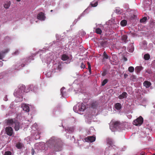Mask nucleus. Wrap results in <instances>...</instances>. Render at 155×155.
<instances>
[{
	"instance_id": "obj_2",
	"label": "nucleus",
	"mask_w": 155,
	"mask_h": 155,
	"mask_svg": "<svg viewBox=\"0 0 155 155\" xmlns=\"http://www.w3.org/2000/svg\"><path fill=\"white\" fill-rule=\"evenodd\" d=\"M120 124L117 121L112 122L110 123V128L112 131H115V129H117L120 127Z\"/></svg>"
},
{
	"instance_id": "obj_30",
	"label": "nucleus",
	"mask_w": 155,
	"mask_h": 155,
	"mask_svg": "<svg viewBox=\"0 0 155 155\" xmlns=\"http://www.w3.org/2000/svg\"><path fill=\"white\" fill-rule=\"evenodd\" d=\"M107 142L110 144H111L112 143L111 140L109 138H108L107 139Z\"/></svg>"
},
{
	"instance_id": "obj_23",
	"label": "nucleus",
	"mask_w": 155,
	"mask_h": 155,
	"mask_svg": "<svg viewBox=\"0 0 155 155\" xmlns=\"http://www.w3.org/2000/svg\"><path fill=\"white\" fill-rule=\"evenodd\" d=\"M144 58L145 60H148L150 58V55L148 54H146L144 56Z\"/></svg>"
},
{
	"instance_id": "obj_27",
	"label": "nucleus",
	"mask_w": 155,
	"mask_h": 155,
	"mask_svg": "<svg viewBox=\"0 0 155 155\" xmlns=\"http://www.w3.org/2000/svg\"><path fill=\"white\" fill-rule=\"evenodd\" d=\"M147 18L146 17H144L142 19H141L140 20V21L141 23H144L146 21Z\"/></svg>"
},
{
	"instance_id": "obj_6",
	"label": "nucleus",
	"mask_w": 155,
	"mask_h": 155,
	"mask_svg": "<svg viewBox=\"0 0 155 155\" xmlns=\"http://www.w3.org/2000/svg\"><path fill=\"white\" fill-rule=\"evenodd\" d=\"M95 137L93 136H88L85 139V140L87 142H92L95 140Z\"/></svg>"
},
{
	"instance_id": "obj_3",
	"label": "nucleus",
	"mask_w": 155,
	"mask_h": 155,
	"mask_svg": "<svg viewBox=\"0 0 155 155\" xmlns=\"http://www.w3.org/2000/svg\"><path fill=\"white\" fill-rule=\"evenodd\" d=\"M143 122V119L141 116L139 117L133 122V124L136 126H140Z\"/></svg>"
},
{
	"instance_id": "obj_37",
	"label": "nucleus",
	"mask_w": 155,
	"mask_h": 155,
	"mask_svg": "<svg viewBox=\"0 0 155 155\" xmlns=\"http://www.w3.org/2000/svg\"><path fill=\"white\" fill-rule=\"evenodd\" d=\"M81 67L82 68H85V66L83 63H82L81 65Z\"/></svg>"
},
{
	"instance_id": "obj_32",
	"label": "nucleus",
	"mask_w": 155,
	"mask_h": 155,
	"mask_svg": "<svg viewBox=\"0 0 155 155\" xmlns=\"http://www.w3.org/2000/svg\"><path fill=\"white\" fill-rule=\"evenodd\" d=\"M4 155H12L11 153L9 151L5 152Z\"/></svg>"
},
{
	"instance_id": "obj_5",
	"label": "nucleus",
	"mask_w": 155,
	"mask_h": 155,
	"mask_svg": "<svg viewBox=\"0 0 155 155\" xmlns=\"http://www.w3.org/2000/svg\"><path fill=\"white\" fill-rule=\"evenodd\" d=\"M16 120L15 119H8L6 120V122L8 125L12 126Z\"/></svg>"
},
{
	"instance_id": "obj_13",
	"label": "nucleus",
	"mask_w": 155,
	"mask_h": 155,
	"mask_svg": "<svg viewBox=\"0 0 155 155\" xmlns=\"http://www.w3.org/2000/svg\"><path fill=\"white\" fill-rule=\"evenodd\" d=\"M141 48L145 49L147 47V43L146 41H143L140 44Z\"/></svg>"
},
{
	"instance_id": "obj_12",
	"label": "nucleus",
	"mask_w": 155,
	"mask_h": 155,
	"mask_svg": "<svg viewBox=\"0 0 155 155\" xmlns=\"http://www.w3.org/2000/svg\"><path fill=\"white\" fill-rule=\"evenodd\" d=\"M15 124L14 128L16 131H18V130L20 128V124L19 122L17 120H16L15 122Z\"/></svg>"
},
{
	"instance_id": "obj_4",
	"label": "nucleus",
	"mask_w": 155,
	"mask_h": 155,
	"mask_svg": "<svg viewBox=\"0 0 155 155\" xmlns=\"http://www.w3.org/2000/svg\"><path fill=\"white\" fill-rule=\"evenodd\" d=\"M5 132L8 135L11 136L13 133V130L12 128L10 127H8L5 128Z\"/></svg>"
},
{
	"instance_id": "obj_7",
	"label": "nucleus",
	"mask_w": 155,
	"mask_h": 155,
	"mask_svg": "<svg viewBox=\"0 0 155 155\" xmlns=\"http://www.w3.org/2000/svg\"><path fill=\"white\" fill-rule=\"evenodd\" d=\"M9 51V49L8 48H6L0 52V59H2L3 58L5 54L8 52Z\"/></svg>"
},
{
	"instance_id": "obj_44",
	"label": "nucleus",
	"mask_w": 155,
	"mask_h": 155,
	"mask_svg": "<svg viewBox=\"0 0 155 155\" xmlns=\"http://www.w3.org/2000/svg\"><path fill=\"white\" fill-rule=\"evenodd\" d=\"M20 0H16V1H17V2H18L20 1Z\"/></svg>"
},
{
	"instance_id": "obj_16",
	"label": "nucleus",
	"mask_w": 155,
	"mask_h": 155,
	"mask_svg": "<svg viewBox=\"0 0 155 155\" xmlns=\"http://www.w3.org/2000/svg\"><path fill=\"white\" fill-rule=\"evenodd\" d=\"M11 4L10 2V1L7 2H6L4 5V8L6 9L8 8Z\"/></svg>"
},
{
	"instance_id": "obj_29",
	"label": "nucleus",
	"mask_w": 155,
	"mask_h": 155,
	"mask_svg": "<svg viewBox=\"0 0 155 155\" xmlns=\"http://www.w3.org/2000/svg\"><path fill=\"white\" fill-rule=\"evenodd\" d=\"M91 5L92 7H96L97 5V2H94V3H91Z\"/></svg>"
},
{
	"instance_id": "obj_22",
	"label": "nucleus",
	"mask_w": 155,
	"mask_h": 155,
	"mask_svg": "<svg viewBox=\"0 0 155 155\" xmlns=\"http://www.w3.org/2000/svg\"><path fill=\"white\" fill-rule=\"evenodd\" d=\"M73 110L75 112H78V113H79L78 110V106L77 105L75 106L74 107Z\"/></svg>"
},
{
	"instance_id": "obj_11",
	"label": "nucleus",
	"mask_w": 155,
	"mask_h": 155,
	"mask_svg": "<svg viewBox=\"0 0 155 155\" xmlns=\"http://www.w3.org/2000/svg\"><path fill=\"white\" fill-rule=\"evenodd\" d=\"M127 94L126 92H124L118 96V98L120 99L125 98L127 97Z\"/></svg>"
},
{
	"instance_id": "obj_14",
	"label": "nucleus",
	"mask_w": 155,
	"mask_h": 155,
	"mask_svg": "<svg viewBox=\"0 0 155 155\" xmlns=\"http://www.w3.org/2000/svg\"><path fill=\"white\" fill-rule=\"evenodd\" d=\"M151 84L150 82L147 81H145L143 83V86L146 88L149 87Z\"/></svg>"
},
{
	"instance_id": "obj_18",
	"label": "nucleus",
	"mask_w": 155,
	"mask_h": 155,
	"mask_svg": "<svg viewBox=\"0 0 155 155\" xmlns=\"http://www.w3.org/2000/svg\"><path fill=\"white\" fill-rule=\"evenodd\" d=\"M103 57V59H108L110 58L108 56V55L105 52V51H104V52Z\"/></svg>"
},
{
	"instance_id": "obj_38",
	"label": "nucleus",
	"mask_w": 155,
	"mask_h": 155,
	"mask_svg": "<svg viewBox=\"0 0 155 155\" xmlns=\"http://www.w3.org/2000/svg\"><path fill=\"white\" fill-rule=\"evenodd\" d=\"M4 100L5 101H7L8 100L7 95L5 96V97L4 98Z\"/></svg>"
},
{
	"instance_id": "obj_17",
	"label": "nucleus",
	"mask_w": 155,
	"mask_h": 155,
	"mask_svg": "<svg viewBox=\"0 0 155 155\" xmlns=\"http://www.w3.org/2000/svg\"><path fill=\"white\" fill-rule=\"evenodd\" d=\"M68 58V56L65 54L63 55L61 57V59L63 61L67 60Z\"/></svg>"
},
{
	"instance_id": "obj_46",
	"label": "nucleus",
	"mask_w": 155,
	"mask_h": 155,
	"mask_svg": "<svg viewBox=\"0 0 155 155\" xmlns=\"http://www.w3.org/2000/svg\"><path fill=\"white\" fill-rule=\"evenodd\" d=\"M52 11H53V10H51V12H52Z\"/></svg>"
},
{
	"instance_id": "obj_43",
	"label": "nucleus",
	"mask_w": 155,
	"mask_h": 155,
	"mask_svg": "<svg viewBox=\"0 0 155 155\" xmlns=\"http://www.w3.org/2000/svg\"><path fill=\"white\" fill-rule=\"evenodd\" d=\"M5 107L4 105H2L1 106V108L2 109H4V108H5Z\"/></svg>"
},
{
	"instance_id": "obj_1",
	"label": "nucleus",
	"mask_w": 155,
	"mask_h": 155,
	"mask_svg": "<svg viewBox=\"0 0 155 155\" xmlns=\"http://www.w3.org/2000/svg\"><path fill=\"white\" fill-rule=\"evenodd\" d=\"M25 87L23 85L19 86L16 88L14 92V94L16 97L15 101L16 102H20L22 101V93L24 92Z\"/></svg>"
},
{
	"instance_id": "obj_39",
	"label": "nucleus",
	"mask_w": 155,
	"mask_h": 155,
	"mask_svg": "<svg viewBox=\"0 0 155 155\" xmlns=\"http://www.w3.org/2000/svg\"><path fill=\"white\" fill-rule=\"evenodd\" d=\"M3 63L2 61H0V67H2L3 66Z\"/></svg>"
},
{
	"instance_id": "obj_41",
	"label": "nucleus",
	"mask_w": 155,
	"mask_h": 155,
	"mask_svg": "<svg viewBox=\"0 0 155 155\" xmlns=\"http://www.w3.org/2000/svg\"><path fill=\"white\" fill-rule=\"evenodd\" d=\"M31 151H32V152H31V154H32V155H33L34 154V150L32 149L31 150Z\"/></svg>"
},
{
	"instance_id": "obj_24",
	"label": "nucleus",
	"mask_w": 155,
	"mask_h": 155,
	"mask_svg": "<svg viewBox=\"0 0 155 155\" xmlns=\"http://www.w3.org/2000/svg\"><path fill=\"white\" fill-rule=\"evenodd\" d=\"M96 32L97 34H101L102 32V31L100 28H98L96 29Z\"/></svg>"
},
{
	"instance_id": "obj_20",
	"label": "nucleus",
	"mask_w": 155,
	"mask_h": 155,
	"mask_svg": "<svg viewBox=\"0 0 155 155\" xmlns=\"http://www.w3.org/2000/svg\"><path fill=\"white\" fill-rule=\"evenodd\" d=\"M142 69V67L140 66H137L136 67L135 70V71L137 72H139Z\"/></svg>"
},
{
	"instance_id": "obj_15",
	"label": "nucleus",
	"mask_w": 155,
	"mask_h": 155,
	"mask_svg": "<svg viewBox=\"0 0 155 155\" xmlns=\"http://www.w3.org/2000/svg\"><path fill=\"white\" fill-rule=\"evenodd\" d=\"M121 107V105L119 103H117L115 105V107L117 110H120Z\"/></svg>"
},
{
	"instance_id": "obj_26",
	"label": "nucleus",
	"mask_w": 155,
	"mask_h": 155,
	"mask_svg": "<svg viewBox=\"0 0 155 155\" xmlns=\"http://www.w3.org/2000/svg\"><path fill=\"white\" fill-rule=\"evenodd\" d=\"M127 38V36L126 35H123L122 37V40L124 42H125Z\"/></svg>"
},
{
	"instance_id": "obj_35",
	"label": "nucleus",
	"mask_w": 155,
	"mask_h": 155,
	"mask_svg": "<svg viewBox=\"0 0 155 155\" xmlns=\"http://www.w3.org/2000/svg\"><path fill=\"white\" fill-rule=\"evenodd\" d=\"M87 64L88 65V68L90 71H91V66L90 64V63L88 62H87Z\"/></svg>"
},
{
	"instance_id": "obj_36",
	"label": "nucleus",
	"mask_w": 155,
	"mask_h": 155,
	"mask_svg": "<svg viewBox=\"0 0 155 155\" xmlns=\"http://www.w3.org/2000/svg\"><path fill=\"white\" fill-rule=\"evenodd\" d=\"M119 25V24L118 23H115V24H114V28H117L118 27V25Z\"/></svg>"
},
{
	"instance_id": "obj_33",
	"label": "nucleus",
	"mask_w": 155,
	"mask_h": 155,
	"mask_svg": "<svg viewBox=\"0 0 155 155\" xmlns=\"http://www.w3.org/2000/svg\"><path fill=\"white\" fill-rule=\"evenodd\" d=\"M107 79L104 80L102 83V85H104L107 82Z\"/></svg>"
},
{
	"instance_id": "obj_45",
	"label": "nucleus",
	"mask_w": 155,
	"mask_h": 155,
	"mask_svg": "<svg viewBox=\"0 0 155 155\" xmlns=\"http://www.w3.org/2000/svg\"><path fill=\"white\" fill-rule=\"evenodd\" d=\"M125 61H127V59H126V58H125Z\"/></svg>"
},
{
	"instance_id": "obj_34",
	"label": "nucleus",
	"mask_w": 155,
	"mask_h": 155,
	"mask_svg": "<svg viewBox=\"0 0 155 155\" xmlns=\"http://www.w3.org/2000/svg\"><path fill=\"white\" fill-rule=\"evenodd\" d=\"M66 130L68 131H69L70 132H72L74 131V129L73 128H70L68 129H67Z\"/></svg>"
},
{
	"instance_id": "obj_40",
	"label": "nucleus",
	"mask_w": 155,
	"mask_h": 155,
	"mask_svg": "<svg viewBox=\"0 0 155 155\" xmlns=\"http://www.w3.org/2000/svg\"><path fill=\"white\" fill-rule=\"evenodd\" d=\"M18 53V50L14 52V54L15 55L17 54Z\"/></svg>"
},
{
	"instance_id": "obj_47",
	"label": "nucleus",
	"mask_w": 155,
	"mask_h": 155,
	"mask_svg": "<svg viewBox=\"0 0 155 155\" xmlns=\"http://www.w3.org/2000/svg\"><path fill=\"white\" fill-rule=\"evenodd\" d=\"M58 68H60V67H59V66H58Z\"/></svg>"
},
{
	"instance_id": "obj_31",
	"label": "nucleus",
	"mask_w": 155,
	"mask_h": 155,
	"mask_svg": "<svg viewBox=\"0 0 155 155\" xmlns=\"http://www.w3.org/2000/svg\"><path fill=\"white\" fill-rule=\"evenodd\" d=\"M116 12L118 14L121 13V11L119 8H117L116 9Z\"/></svg>"
},
{
	"instance_id": "obj_28",
	"label": "nucleus",
	"mask_w": 155,
	"mask_h": 155,
	"mask_svg": "<svg viewBox=\"0 0 155 155\" xmlns=\"http://www.w3.org/2000/svg\"><path fill=\"white\" fill-rule=\"evenodd\" d=\"M16 147L18 149H20L22 147V144L20 143H18L16 144Z\"/></svg>"
},
{
	"instance_id": "obj_48",
	"label": "nucleus",
	"mask_w": 155,
	"mask_h": 155,
	"mask_svg": "<svg viewBox=\"0 0 155 155\" xmlns=\"http://www.w3.org/2000/svg\"><path fill=\"white\" fill-rule=\"evenodd\" d=\"M153 155H155V154H153Z\"/></svg>"
},
{
	"instance_id": "obj_10",
	"label": "nucleus",
	"mask_w": 155,
	"mask_h": 155,
	"mask_svg": "<svg viewBox=\"0 0 155 155\" xmlns=\"http://www.w3.org/2000/svg\"><path fill=\"white\" fill-rule=\"evenodd\" d=\"M79 112L84 111L86 108L85 105L83 104H80L78 106Z\"/></svg>"
},
{
	"instance_id": "obj_42",
	"label": "nucleus",
	"mask_w": 155,
	"mask_h": 155,
	"mask_svg": "<svg viewBox=\"0 0 155 155\" xmlns=\"http://www.w3.org/2000/svg\"><path fill=\"white\" fill-rule=\"evenodd\" d=\"M30 90H31V91L32 90H34V89H32V87H33V86H32V85H30Z\"/></svg>"
},
{
	"instance_id": "obj_25",
	"label": "nucleus",
	"mask_w": 155,
	"mask_h": 155,
	"mask_svg": "<svg viewBox=\"0 0 155 155\" xmlns=\"http://www.w3.org/2000/svg\"><path fill=\"white\" fill-rule=\"evenodd\" d=\"M128 71L130 72H133L134 71V68L133 67H130L128 68Z\"/></svg>"
},
{
	"instance_id": "obj_21",
	"label": "nucleus",
	"mask_w": 155,
	"mask_h": 155,
	"mask_svg": "<svg viewBox=\"0 0 155 155\" xmlns=\"http://www.w3.org/2000/svg\"><path fill=\"white\" fill-rule=\"evenodd\" d=\"M65 88L64 87H63L61 89V94L62 95V96L64 97L65 96V92L64 91V90L65 89Z\"/></svg>"
},
{
	"instance_id": "obj_19",
	"label": "nucleus",
	"mask_w": 155,
	"mask_h": 155,
	"mask_svg": "<svg viewBox=\"0 0 155 155\" xmlns=\"http://www.w3.org/2000/svg\"><path fill=\"white\" fill-rule=\"evenodd\" d=\"M127 24V22L125 20H123L121 21L120 22V24L121 26H125Z\"/></svg>"
},
{
	"instance_id": "obj_8",
	"label": "nucleus",
	"mask_w": 155,
	"mask_h": 155,
	"mask_svg": "<svg viewBox=\"0 0 155 155\" xmlns=\"http://www.w3.org/2000/svg\"><path fill=\"white\" fill-rule=\"evenodd\" d=\"M21 107L23 110L27 112H28L30 111L29 107L28 105L26 104H22L21 105Z\"/></svg>"
},
{
	"instance_id": "obj_9",
	"label": "nucleus",
	"mask_w": 155,
	"mask_h": 155,
	"mask_svg": "<svg viewBox=\"0 0 155 155\" xmlns=\"http://www.w3.org/2000/svg\"><path fill=\"white\" fill-rule=\"evenodd\" d=\"M37 18L40 20L43 21L45 20V17L44 13L41 12L38 14L37 16Z\"/></svg>"
}]
</instances>
